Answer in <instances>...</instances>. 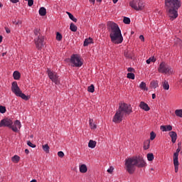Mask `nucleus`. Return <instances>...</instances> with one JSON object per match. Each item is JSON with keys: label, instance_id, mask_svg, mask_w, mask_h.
Here are the masks:
<instances>
[{"label": "nucleus", "instance_id": "f257e3e1", "mask_svg": "<svg viewBox=\"0 0 182 182\" xmlns=\"http://www.w3.org/2000/svg\"><path fill=\"white\" fill-rule=\"evenodd\" d=\"M147 164L141 156H132L125 159V170L129 174H134L136 167L143 168Z\"/></svg>", "mask_w": 182, "mask_h": 182}, {"label": "nucleus", "instance_id": "f03ea898", "mask_svg": "<svg viewBox=\"0 0 182 182\" xmlns=\"http://www.w3.org/2000/svg\"><path fill=\"white\" fill-rule=\"evenodd\" d=\"M181 7V0H165L164 8L171 21L178 18V9Z\"/></svg>", "mask_w": 182, "mask_h": 182}, {"label": "nucleus", "instance_id": "7ed1b4c3", "mask_svg": "<svg viewBox=\"0 0 182 182\" xmlns=\"http://www.w3.org/2000/svg\"><path fill=\"white\" fill-rule=\"evenodd\" d=\"M107 26L112 43H115L116 45L122 43V42H123V36H122V31L119 25L113 21H108Z\"/></svg>", "mask_w": 182, "mask_h": 182}, {"label": "nucleus", "instance_id": "20e7f679", "mask_svg": "<svg viewBox=\"0 0 182 182\" xmlns=\"http://www.w3.org/2000/svg\"><path fill=\"white\" fill-rule=\"evenodd\" d=\"M34 35L36 36L34 38L36 48L41 50L45 46V37L42 36L39 28L34 29Z\"/></svg>", "mask_w": 182, "mask_h": 182}, {"label": "nucleus", "instance_id": "39448f33", "mask_svg": "<svg viewBox=\"0 0 182 182\" xmlns=\"http://www.w3.org/2000/svg\"><path fill=\"white\" fill-rule=\"evenodd\" d=\"M11 91L14 95H16L18 97H21L23 100H28L29 98H28V96H26L25 94L22 92V90H21V88H19V86H18V82H13L11 84Z\"/></svg>", "mask_w": 182, "mask_h": 182}, {"label": "nucleus", "instance_id": "423d86ee", "mask_svg": "<svg viewBox=\"0 0 182 182\" xmlns=\"http://www.w3.org/2000/svg\"><path fill=\"white\" fill-rule=\"evenodd\" d=\"M158 72L159 73H164L165 75H171L173 73V68L167 63L162 62L158 67Z\"/></svg>", "mask_w": 182, "mask_h": 182}, {"label": "nucleus", "instance_id": "0eeeda50", "mask_svg": "<svg viewBox=\"0 0 182 182\" xmlns=\"http://www.w3.org/2000/svg\"><path fill=\"white\" fill-rule=\"evenodd\" d=\"M47 74L50 80L55 83V85H59L60 83V78L59 77V75L58 73L48 68L47 69Z\"/></svg>", "mask_w": 182, "mask_h": 182}, {"label": "nucleus", "instance_id": "6e6552de", "mask_svg": "<svg viewBox=\"0 0 182 182\" xmlns=\"http://www.w3.org/2000/svg\"><path fill=\"white\" fill-rule=\"evenodd\" d=\"M118 111L120 113H122V114H124L125 116L127 114H130V113H132V112H133L132 106L130 105L126 104V103L119 104Z\"/></svg>", "mask_w": 182, "mask_h": 182}, {"label": "nucleus", "instance_id": "1a4fd4ad", "mask_svg": "<svg viewBox=\"0 0 182 182\" xmlns=\"http://www.w3.org/2000/svg\"><path fill=\"white\" fill-rule=\"evenodd\" d=\"M129 5L135 11H141L144 8V3L140 0H133L129 3Z\"/></svg>", "mask_w": 182, "mask_h": 182}, {"label": "nucleus", "instance_id": "9d476101", "mask_svg": "<svg viewBox=\"0 0 182 182\" xmlns=\"http://www.w3.org/2000/svg\"><path fill=\"white\" fill-rule=\"evenodd\" d=\"M70 62L74 68H80L83 65V63L80 60V57L75 54L71 56Z\"/></svg>", "mask_w": 182, "mask_h": 182}, {"label": "nucleus", "instance_id": "9b49d317", "mask_svg": "<svg viewBox=\"0 0 182 182\" xmlns=\"http://www.w3.org/2000/svg\"><path fill=\"white\" fill-rule=\"evenodd\" d=\"M12 124H14V122L9 118L3 119L0 122V127H9L11 129Z\"/></svg>", "mask_w": 182, "mask_h": 182}, {"label": "nucleus", "instance_id": "f8f14e48", "mask_svg": "<svg viewBox=\"0 0 182 182\" xmlns=\"http://www.w3.org/2000/svg\"><path fill=\"white\" fill-rule=\"evenodd\" d=\"M124 116L125 115H124L123 113L117 110L115 114L114 115L112 122H114V123H120L121 122H122L123 117H124Z\"/></svg>", "mask_w": 182, "mask_h": 182}, {"label": "nucleus", "instance_id": "ddd939ff", "mask_svg": "<svg viewBox=\"0 0 182 182\" xmlns=\"http://www.w3.org/2000/svg\"><path fill=\"white\" fill-rule=\"evenodd\" d=\"M22 127V124L19 120H16L13 124L11 125L10 129L13 130L15 133L19 132V129Z\"/></svg>", "mask_w": 182, "mask_h": 182}, {"label": "nucleus", "instance_id": "4468645a", "mask_svg": "<svg viewBox=\"0 0 182 182\" xmlns=\"http://www.w3.org/2000/svg\"><path fill=\"white\" fill-rule=\"evenodd\" d=\"M139 107L142 109V110H144L145 112H149L150 110V107H149V105L144 102H141L139 104Z\"/></svg>", "mask_w": 182, "mask_h": 182}, {"label": "nucleus", "instance_id": "2eb2a0df", "mask_svg": "<svg viewBox=\"0 0 182 182\" xmlns=\"http://www.w3.org/2000/svg\"><path fill=\"white\" fill-rule=\"evenodd\" d=\"M160 129L161 132H171L173 127L171 125H161Z\"/></svg>", "mask_w": 182, "mask_h": 182}, {"label": "nucleus", "instance_id": "dca6fc26", "mask_svg": "<svg viewBox=\"0 0 182 182\" xmlns=\"http://www.w3.org/2000/svg\"><path fill=\"white\" fill-rule=\"evenodd\" d=\"M168 134L171 138L172 143H176L177 140V133L176 132H170Z\"/></svg>", "mask_w": 182, "mask_h": 182}, {"label": "nucleus", "instance_id": "f3484780", "mask_svg": "<svg viewBox=\"0 0 182 182\" xmlns=\"http://www.w3.org/2000/svg\"><path fill=\"white\" fill-rule=\"evenodd\" d=\"M150 87L152 89H156V87H159V81L158 80H153L150 83Z\"/></svg>", "mask_w": 182, "mask_h": 182}, {"label": "nucleus", "instance_id": "a211bd4d", "mask_svg": "<svg viewBox=\"0 0 182 182\" xmlns=\"http://www.w3.org/2000/svg\"><path fill=\"white\" fill-rule=\"evenodd\" d=\"M13 77L15 80H19L21 79V73L18 71H14Z\"/></svg>", "mask_w": 182, "mask_h": 182}, {"label": "nucleus", "instance_id": "6ab92c4d", "mask_svg": "<svg viewBox=\"0 0 182 182\" xmlns=\"http://www.w3.org/2000/svg\"><path fill=\"white\" fill-rule=\"evenodd\" d=\"M93 43V39L92 38H86L84 41V46H88L90 45V43Z\"/></svg>", "mask_w": 182, "mask_h": 182}, {"label": "nucleus", "instance_id": "aec40b11", "mask_svg": "<svg viewBox=\"0 0 182 182\" xmlns=\"http://www.w3.org/2000/svg\"><path fill=\"white\" fill-rule=\"evenodd\" d=\"M87 171V166L85 164H82L80 166V173H86Z\"/></svg>", "mask_w": 182, "mask_h": 182}, {"label": "nucleus", "instance_id": "412c9836", "mask_svg": "<svg viewBox=\"0 0 182 182\" xmlns=\"http://www.w3.org/2000/svg\"><path fill=\"white\" fill-rule=\"evenodd\" d=\"M178 160L173 159V166L175 167V173H178V166H179Z\"/></svg>", "mask_w": 182, "mask_h": 182}, {"label": "nucleus", "instance_id": "4be33fe9", "mask_svg": "<svg viewBox=\"0 0 182 182\" xmlns=\"http://www.w3.org/2000/svg\"><path fill=\"white\" fill-rule=\"evenodd\" d=\"M38 12L41 16H45L46 15V9L45 7H41Z\"/></svg>", "mask_w": 182, "mask_h": 182}, {"label": "nucleus", "instance_id": "5701e85b", "mask_svg": "<svg viewBox=\"0 0 182 182\" xmlns=\"http://www.w3.org/2000/svg\"><path fill=\"white\" fill-rule=\"evenodd\" d=\"M88 147H90V149H95L96 147V141L93 140H90L88 143Z\"/></svg>", "mask_w": 182, "mask_h": 182}, {"label": "nucleus", "instance_id": "b1692460", "mask_svg": "<svg viewBox=\"0 0 182 182\" xmlns=\"http://www.w3.org/2000/svg\"><path fill=\"white\" fill-rule=\"evenodd\" d=\"M150 149V140H146L144 143V150H149Z\"/></svg>", "mask_w": 182, "mask_h": 182}, {"label": "nucleus", "instance_id": "393cba45", "mask_svg": "<svg viewBox=\"0 0 182 182\" xmlns=\"http://www.w3.org/2000/svg\"><path fill=\"white\" fill-rule=\"evenodd\" d=\"M89 124H90V129H95L97 127V125H96L95 123H93V119H90Z\"/></svg>", "mask_w": 182, "mask_h": 182}, {"label": "nucleus", "instance_id": "a878e982", "mask_svg": "<svg viewBox=\"0 0 182 182\" xmlns=\"http://www.w3.org/2000/svg\"><path fill=\"white\" fill-rule=\"evenodd\" d=\"M19 160H21V157L18 155H15L11 158V161H13V163H19Z\"/></svg>", "mask_w": 182, "mask_h": 182}, {"label": "nucleus", "instance_id": "bb28decb", "mask_svg": "<svg viewBox=\"0 0 182 182\" xmlns=\"http://www.w3.org/2000/svg\"><path fill=\"white\" fill-rule=\"evenodd\" d=\"M146 157L148 161H153V160H154V154H153V153L147 154Z\"/></svg>", "mask_w": 182, "mask_h": 182}, {"label": "nucleus", "instance_id": "cd10ccee", "mask_svg": "<svg viewBox=\"0 0 182 182\" xmlns=\"http://www.w3.org/2000/svg\"><path fill=\"white\" fill-rule=\"evenodd\" d=\"M163 87L165 90H168L170 89V85H168V82H167L166 80H165L163 82Z\"/></svg>", "mask_w": 182, "mask_h": 182}, {"label": "nucleus", "instance_id": "c85d7f7f", "mask_svg": "<svg viewBox=\"0 0 182 182\" xmlns=\"http://www.w3.org/2000/svg\"><path fill=\"white\" fill-rule=\"evenodd\" d=\"M181 149L180 148H178L176 149V153L173 154V160H178V154L180 153Z\"/></svg>", "mask_w": 182, "mask_h": 182}, {"label": "nucleus", "instance_id": "c756f323", "mask_svg": "<svg viewBox=\"0 0 182 182\" xmlns=\"http://www.w3.org/2000/svg\"><path fill=\"white\" fill-rule=\"evenodd\" d=\"M70 29L72 32H76L77 31V27L75 25V23H71L70 26Z\"/></svg>", "mask_w": 182, "mask_h": 182}, {"label": "nucleus", "instance_id": "7c9ffc66", "mask_svg": "<svg viewBox=\"0 0 182 182\" xmlns=\"http://www.w3.org/2000/svg\"><path fill=\"white\" fill-rule=\"evenodd\" d=\"M146 86V82H141V84L139 85V87L140 89H141V90H148Z\"/></svg>", "mask_w": 182, "mask_h": 182}, {"label": "nucleus", "instance_id": "2f4dec72", "mask_svg": "<svg viewBox=\"0 0 182 182\" xmlns=\"http://www.w3.org/2000/svg\"><path fill=\"white\" fill-rule=\"evenodd\" d=\"M151 62L153 63L156 62V58L154 57H151L148 60H146V63L148 65H150Z\"/></svg>", "mask_w": 182, "mask_h": 182}, {"label": "nucleus", "instance_id": "473e14b6", "mask_svg": "<svg viewBox=\"0 0 182 182\" xmlns=\"http://www.w3.org/2000/svg\"><path fill=\"white\" fill-rule=\"evenodd\" d=\"M128 79H132V80H134L135 75L133 73H128L127 76Z\"/></svg>", "mask_w": 182, "mask_h": 182}, {"label": "nucleus", "instance_id": "72a5a7b5", "mask_svg": "<svg viewBox=\"0 0 182 182\" xmlns=\"http://www.w3.org/2000/svg\"><path fill=\"white\" fill-rule=\"evenodd\" d=\"M175 114L178 116V117H182V109H176L175 111Z\"/></svg>", "mask_w": 182, "mask_h": 182}, {"label": "nucleus", "instance_id": "f704fd0d", "mask_svg": "<svg viewBox=\"0 0 182 182\" xmlns=\"http://www.w3.org/2000/svg\"><path fill=\"white\" fill-rule=\"evenodd\" d=\"M123 22H124V23H126L127 25H130V18L124 17Z\"/></svg>", "mask_w": 182, "mask_h": 182}, {"label": "nucleus", "instance_id": "c9c22d12", "mask_svg": "<svg viewBox=\"0 0 182 182\" xmlns=\"http://www.w3.org/2000/svg\"><path fill=\"white\" fill-rule=\"evenodd\" d=\"M87 91L90 93H93L95 92V85H91L90 86H89L87 88Z\"/></svg>", "mask_w": 182, "mask_h": 182}, {"label": "nucleus", "instance_id": "e433bc0d", "mask_svg": "<svg viewBox=\"0 0 182 182\" xmlns=\"http://www.w3.org/2000/svg\"><path fill=\"white\" fill-rule=\"evenodd\" d=\"M49 145L48 144L43 145V150L46 151V153H49Z\"/></svg>", "mask_w": 182, "mask_h": 182}, {"label": "nucleus", "instance_id": "4c0bfd02", "mask_svg": "<svg viewBox=\"0 0 182 182\" xmlns=\"http://www.w3.org/2000/svg\"><path fill=\"white\" fill-rule=\"evenodd\" d=\"M63 38V37L62 36V34H60V33L58 32L56 33V39H57V41H62Z\"/></svg>", "mask_w": 182, "mask_h": 182}, {"label": "nucleus", "instance_id": "58836bf2", "mask_svg": "<svg viewBox=\"0 0 182 182\" xmlns=\"http://www.w3.org/2000/svg\"><path fill=\"white\" fill-rule=\"evenodd\" d=\"M156 139V133L154 132H151L150 133V140H154Z\"/></svg>", "mask_w": 182, "mask_h": 182}, {"label": "nucleus", "instance_id": "ea45409f", "mask_svg": "<svg viewBox=\"0 0 182 182\" xmlns=\"http://www.w3.org/2000/svg\"><path fill=\"white\" fill-rule=\"evenodd\" d=\"M6 112V108L2 105L0 106V113H5Z\"/></svg>", "mask_w": 182, "mask_h": 182}, {"label": "nucleus", "instance_id": "a19ab883", "mask_svg": "<svg viewBox=\"0 0 182 182\" xmlns=\"http://www.w3.org/2000/svg\"><path fill=\"white\" fill-rule=\"evenodd\" d=\"M27 144L29 146V147H32V149H35V147H36V146L31 142V141H28Z\"/></svg>", "mask_w": 182, "mask_h": 182}, {"label": "nucleus", "instance_id": "79ce46f5", "mask_svg": "<svg viewBox=\"0 0 182 182\" xmlns=\"http://www.w3.org/2000/svg\"><path fill=\"white\" fill-rule=\"evenodd\" d=\"M58 157H64L65 156V154L63 153V151H58Z\"/></svg>", "mask_w": 182, "mask_h": 182}, {"label": "nucleus", "instance_id": "37998d69", "mask_svg": "<svg viewBox=\"0 0 182 182\" xmlns=\"http://www.w3.org/2000/svg\"><path fill=\"white\" fill-rule=\"evenodd\" d=\"M114 170V168H113V166H110L109 168L107 169V173H109V174H112Z\"/></svg>", "mask_w": 182, "mask_h": 182}, {"label": "nucleus", "instance_id": "c03bdc74", "mask_svg": "<svg viewBox=\"0 0 182 182\" xmlns=\"http://www.w3.org/2000/svg\"><path fill=\"white\" fill-rule=\"evenodd\" d=\"M124 56H126V58H132V55H130L129 54V51H127V50L124 51Z\"/></svg>", "mask_w": 182, "mask_h": 182}, {"label": "nucleus", "instance_id": "a18cd8bd", "mask_svg": "<svg viewBox=\"0 0 182 182\" xmlns=\"http://www.w3.org/2000/svg\"><path fill=\"white\" fill-rule=\"evenodd\" d=\"M28 1V6H32L33 5V0H25Z\"/></svg>", "mask_w": 182, "mask_h": 182}, {"label": "nucleus", "instance_id": "49530a36", "mask_svg": "<svg viewBox=\"0 0 182 182\" xmlns=\"http://www.w3.org/2000/svg\"><path fill=\"white\" fill-rule=\"evenodd\" d=\"M70 19H71V21H73V22H77V19L76 18H75V16H70Z\"/></svg>", "mask_w": 182, "mask_h": 182}, {"label": "nucleus", "instance_id": "de8ad7c7", "mask_svg": "<svg viewBox=\"0 0 182 182\" xmlns=\"http://www.w3.org/2000/svg\"><path fill=\"white\" fill-rule=\"evenodd\" d=\"M127 70H128V72H134V68H128Z\"/></svg>", "mask_w": 182, "mask_h": 182}, {"label": "nucleus", "instance_id": "09e8293b", "mask_svg": "<svg viewBox=\"0 0 182 182\" xmlns=\"http://www.w3.org/2000/svg\"><path fill=\"white\" fill-rule=\"evenodd\" d=\"M139 39H141V41L142 42H144V36L143 35H141V36H139Z\"/></svg>", "mask_w": 182, "mask_h": 182}, {"label": "nucleus", "instance_id": "8fccbe9b", "mask_svg": "<svg viewBox=\"0 0 182 182\" xmlns=\"http://www.w3.org/2000/svg\"><path fill=\"white\" fill-rule=\"evenodd\" d=\"M12 4H18V2H19V0H10Z\"/></svg>", "mask_w": 182, "mask_h": 182}, {"label": "nucleus", "instance_id": "3c124183", "mask_svg": "<svg viewBox=\"0 0 182 182\" xmlns=\"http://www.w3.org/2000/svg\"><path fill=\"white\" fill-rule=\"evenodd\" d=\"M6 33H11V30L8 28H5Z\"/></svg>", "mask_w": 182, "mask_h": 182}, {"label": "nucleus", "instance_id": "603ef678", "mask_svg": "<svg viewBox=\"0 0 182 182\" xmlns=\"http://www.w3.org/2000/svg\"><path fill=\"white\" fill-rule=\"evenodd\" d=\"M25 153H26V154H29V150L28 149H25Z\"/></svg>", "mask_w": 182, "mask_h": 182}, {"label": "nucleus", "instance_id": "864d4df0", "mask_svg": "<svg viewBox=\"0 0 182 182\" xmlns=\"http://www.w3.org/2000/svg\"><path fill=\"white\" fill-rule=\"evenodd\" d=\"M90 2H91L92 4H95V0H89Z\"/></svg>", "mask_w": 182, "mask_h": 182}, {"label": "nucleus", "instance_id": "5fc2aeb1", "mask_svg": "<svg viewBox=\"0 0 182 182\" xmlns=\"http://www.w3.org/2000/svg\"><path fill=\"white\" fill-rule=\"evenodd\" d=\"M2 39H3L2 36H0V43H2Z\"/></svg>", "mask_w": 182, "mask_h": 182}, {"label": "nucleus", "instance_id": "6e6d98bb", "mask_svg": "<svg viewBox=\"0 0 182 182\" xmlns=\"http://www.w3.org/2000/svg\"><path fill=\"white\" fill-rule=\"evenodd\" d=\"M152 99H156V94H152Z\"/></svg>", "mask_w": 182, "mask_h": 182}, {"label": "nucleus", "instance_id": "4d7b16f0", "mask_svg": "<svg viewBox=\"0 0 182 182\" xmlns=\"http://www.w3.org/2000/svg\"><path fill=\"white\" fill-rule=\"evenodd\" d=\"M117 1H119V0H112V1L114 2V4H117Z\"/></svg>", "mask_w": 182, "mask_h": 182}, {"label": "nucleus", "instance_id": "13d9d810", "mask_svg": "<svg viewBox=\"0 0 182 182\" xmlns=\"http://www.w3.org/2000/svg\"><path fill=\"white\" fill-rule=\"evenodd\" d=\"M67 14H68L69 18H70V16H72V14H70V13H69V12H67Z\"/></svg>", "mask_w": 182, "mask_h": 182}, {"label": "nucleus", "instance_id": "bf43d9fd", "mask_svg": "<svg viewBox=\"0 0 182 182\" xmlns=\"http://www.w3.org/2000/svg\"><path fill=\"white\" fill-rule=\"evenodd\" d=\"M30 182H36V179H33Z\"/></svg>", "mask_w": 182, "mask_h": 182}, {"label": "nucleus", "instance_id": "052dcab7", "mask_svg": "<svg viewBox=\"0 0 182 182\" xmlns=\"http://www.w3.org/2000/svg\"><path fill=\"white\" fill-rule=\"evenodd\" d=\"M14 23H15L16 25H18L19 23V22L15 21V22H14Z\"/></svg>", "mask_w": 182, "mask_h": 182}, {"label": "nucleus", "instance_id": "680f3d73", "mask_svg": "<svg viewBox=\"0 0 182 182\" xmlns=\"http://www.w3.org/2000/svg\"><path fill=\"white\" fill-rule=\"evenodd\" d=\"M5 55H6V53H2V56H5Z\"/></svg>", "mask_w": 182, "mask_h": 182}, {"label": "nucleus", "instance_id": "e2e57ef3", "mask_svg": "<svg viewBox=\"0 0 182 182\" xmlns=\"http://www.w3.org/2000/svg\"><path fill=\"white\" fill-rule=\"evenodd\" d=\"M97 2H102V0H97Z\"/></svg>", "mask_w": 182, "mask_h": 182}, {"label": "nucleus", "instance_id": "0e129e2a", "mask_svg": "<svg viewBox=\"0 0 182 182\" xmlns=\"http://www.w3.org/2000/svg\"><path fill=\"white\" fill-rule=\"evenodd\" d=\"M1 4H0V8H1Z\"/></svg>", "mask_w": 182, "mask_h": 182}, {"label": "nucleus", "instance_id": "69168bd1", "mask_svg": "<svg viewBox=\"0 0 182 182\" xmlns=\"http://www.w3.org/2000/svg\"><path fill=\"white\" fill-rule=\"evenodd\" d=\"M181 154H182V151H181Z\"/></svg>", "mask_w": 182, "mask_h": 182}]
</instances>
